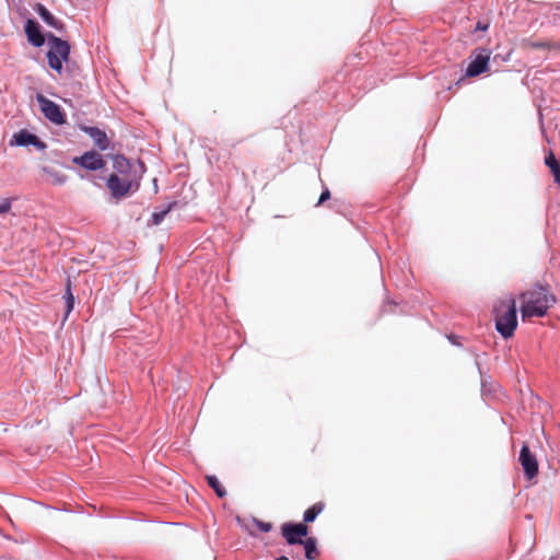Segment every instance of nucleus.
Here are the masks:
<instances>
[{
  "instance_id": "1",
  "label": "nucleus",
  "mask_w": 560,
  "mask_h": 560,
  "mask_svg": "<svg viewBox=\"0 0 560 560\" xmlns=\"http://www.w3.org/2000/svg\"><path fill=\"white\" fill-rule=\"evenodd\" d=\"M522 318L544 317L556 303V296L547 287L535 284L520 294Z\"/></svg>"
},
{
  "instance_id": "2",
  "label": "nucleus",
  "mask_w": 560,
  "mask_h": 560,
  "mask_svg": "<svg viewBox=\"0 0 560 560\" xmlns=\"http://www.w3.org/2000/svg\"><path fill=\"white\" fill-rule=\"evenodd\" d=\"M495 329L508 339L514 335L517 327L516 302L513 298L500 300L493 307Z\"/></svg>"
},
{
  "instance_id": "3",
  "label": "nucleus",
  "mask_w": 560,
  "mask_h": 560,
  "mask_svg": "<svg viewBox=\"0 0 560 560\" xmlns=\"http://www.w3.org/2000/svg\"><path fill=\"white\" fill-rule=\"evenodd\" d=\"M47 45L48 65L51 69L61 74L63 62H68L70 58V45L67 40H63L54 34H49L47 36Z\"/></svg>"
},
{
  "instance_id": "4",
  "label": "nucleus",
  "mask_w": 560,
  "mask_h": 560,
  "mask_svg": "<svg viewBox=\"0 0 560 560\" xmlns=\"http://www.w3.org/2000/svg\"><path fill=\"white\" fill-rule=\"evenodd\" d=\"M106 187L113 198L121 199L138 190L139 182L133 175L121 176L119 174H110L107 178Z\"/></svg>"
},
{
  "instance_id": "5",
  "label": "nucleus",
  "mask_w": 560,
  "mask_h": 560,
  "mask_svg": "<svg viewBox=\"0 0 560 560\" xmlns=\"http://www.w3.org/2000/svg\"><path fill=\"white\" fill-rule=\"evenodd\" d=\"M36 100L40 105L42 113L47 119L57 125L65 124V115L62 114L59 105H57L56 103L48 100L42 94H37Z\"/></svg>"
},
{
  "instance_id": "6",
  "label": "nucleus",
  "mask_w": 560,
  "mask_h": 560,
  "mask_svg": "<svg viewBox=\"0 0 560 560\" xmlns=\"http://www.w3.org/2000/svg\"><path fill=\"white\" fill-rule=\"evenodd\" d=\"M281 534L289 545L302 544V537L307 536L308 527L304 523H284L281 526Z\"/></svg>"
},
{
  "instance_id": "7",
  "label": "nucleus",
  "mask_w": 560,
  "mask_h": 560,
  "mask_svg": "<svg viewBox=\"0 0 560 560\" xmlns=\"http://www.w3.org/2000/svg\"><path fill=\"white\" fill-rule=\"evenodd\" d=\"M518 460L527 479L530 480L538 475V460L527 444L522 446Z\"/></svg>"
},
{
  "instance_id": "8",
  "label": "nucleus",
  "mask_w": 560,
  "mask_h": 560,
  "mask_svg": "<svg viewBox=\"0 0 560 560\" xmlns=\"http://www.w3.org/2000/svg\"><path fill=\"white\" fill-rule=\"evenodd\" d=\"M72 162L90 171L101 170L106 164L103 156L95 151H89L82 154L81 156H75L73 158Z\"/></svg>"
},
{
  "instance_id": "9",
  "label": "nucleus",
  "mask_w": 560,
  "mask_h": 560,
  "mask_svg": "<svg viewBox=\"0 0 560 560\" xmlns=\"http://www.w3.org/2000/svg\"><path fill=\"white\" fill-rule=\"evenodd\" d=\"M490 60V52L482 49V52L478 54L475 59L468 65L466 69V75L469 78L477 77L488 69Z\"/></svg>"
},
{
  "instance_id": "10",
  "label": "nucleus",
  "mask_w": 560,
  "mask_h": 560,
  "mask_svg": "<svg viewBox=\"0 0 560 560\" xmlns=\"http://www.w3.org/2000/svg\"><path fill=\"white\" fill-rule=\"evenodd\" d=\"M11 145H19V147H25V145H34L40 150H44L46 148V144L42 142L35 135L26 131L21 130L16 133H14L12 140L10 141Z\"/></svg>"
},
{
  "instance_id": "11",
  "label": "nucleus",
  "mask_w": 560,
  "mask_h": 560,
  "mask_svg": "<svg viewBox=\"0 0 560 560\" xmlns=\"http://www.w3.org/2000/svg\"><path fill=\"white\" fill-rule=\"evenodd\" d=\"M25 33L28 42L35 47H40L45 43V37L39 30V25L34 20H27L25 25Z\"/></svg>"
},
{
  "instance_id": "12",
  "label": "nucleus",
  "mask_w": 560,
  "mask_h": 560,
  "mask_svg": "<svg viewBox=\"0 0 560 560\" xmlns=\"http://www.w3.org/2000/svg\"><path fill=\"white\" fill-rule=\"evenodd\" d=\"M82 130L88 133L94 141L95 145L104 151L108 148L109 141L106 133L97 127H83Z\"/></svg>"
},
{
  "instance_id": "13",
  "label": "nucleus",
  "mask_w": 560,
  "mask_h": 560,
  "mask_svg": "<svg viewBox=\"0 0 560 560\" xmlns=\"http://www.w3.org/2000/svg\"><path fill=\"white\" fill-rule=\"evenodd\" d=\"M35 11L47 25L58 31L62 30L63 24L59 20H57L44 4L37 3L35 7Z\"/></svg>"
},
{
  "instance_id": "14",
  "label": "nucleus",
  "mask_w": 560,
  "mask_h": 560,
  "mask_svg": "<svg viewBox=\"0 0 560 560\" xmlns=\"http://www.w3.org/2000/svg\"><path fill=\"white\" fill-rule=\"evenodd\" d=\"M113 167L114 172L112 174H119L121 176L124 175H132L131 172V163L129 160L124 158L122 155H115L113 159Z\"/></svg>"
},
{
  "instance_id": "15",
  "label": "nucleus",
  "mask_w": 560,
  "mask_h": 560,
  "mask_svg": "<svg viewBox=\"0 0 560 560\" xmlns=\"http://www.w3.org/2000/svg\"><path fill=\"white\" fill-rule=\"evenodd\" d=\"M545 164L549 167L555 183L560 186V161L556 158L552 151H549L546 155Z\"/></svg>"
},
{
  "instance_id": "16",
  "label": "nucleus",
  "mask_w": 560,
  "mask_h": 560,
  "mask_svg": "<svg viewBox=\"0 0 560 560\" xmlns=\"http://www.w3.org/2000/svg\"><path fill=\"white\" fill-rule=\"evenodd\" d=\"M305 549V557L308 560H315L319 556V551L317 549V540L314 537H310L306 540H303L301 544Z\"/></svg>"
},
{
  "instance_id": "17",
  "label": "nucleus",
  "mask_w": 560,
  "mask_h": 560,
  "mask_svg": "<svg viewBox=\"0 0 560 560\" xmlns=\"http://www.w3.org/2000/svg\"><path fill=\"white\" fill-rule=\"evenodd\" d=\"M325 504L323 502H316L311 508H308L303 515V521L305 523L314 522L318 514L323 512Z\"/></svg>"
},
{
  "instance_id": "18",
  "label": "nucleus",
  "mask_w": 560,
  "mask_h": 560,
  "mask_svg": "<svg viewBox=\"0 0 560 560\" xmlns=\"http://www.w3.org/2000/svg\"><path fill=\"white\" fill-rule=\"evenodd\" d=\"M207 482L210 488H212L215 492V494L219 498H224L226 495V490L222 486V483L219 481V479L213 475L206 476Z\"/></svg>"
},
{
  "instance_id": "19",
  "label": "nucleus",
  "mask_w": 560,
  "mask_h": 560,
  "mask_svg": "<svg viewBox=\"0 0 560 560\" xmlns=\"http://www.w3.org/2000/svg\"><path fill=\"white\" fill-rule=\"evenodd\" d=\"M65 299H66V307H67L66 315H68L73 310V306H74V296L71 291V281L69 278L67 279Z\"/></svg>"
},
{
  "instance_id": "20",
  "label": "nucleus",
  "mask_w": 560,
  "mask_h": 560,
  "mask_svg": "<svg viewBox=\"0 0 560 560\" xmlns=\"http://www.w3.org/2000/svg\"><path fill=\"white\" fill-rule=\"evenodd\" d=\"M533 48H539V49H559L560 50V43L547 40V42H534L530 44Z\"/></svg>"
},
{
  "instance_id": "21",
  "label": "nucleus",
  "mask_w": 560,
  "mask_h": 560,
  "mask_svg": "<svg viewBox=\"0 0 560 560\" xmlns=\"http://www.w3.org/2000/svg\"><path fill=\"white\" fill-rule=\"evenodd\" d=\"M174 205H175V202L171 203L165 210H162L160 212H154L152 214L153 224H155V225L160 224Z\"/></svg>"
},
{
  "instance_id": "22",
  "label": "nucleus",
  "mask_w": 560,
  "mask_h": 560,
  "mask_svg": "<svg viewBox=\"0 0 560 560\" xmlns=\"http://www.w3.org/2000/svg\"><path fill=\"white\" fill-rule=\"evenodd\" d=\"M255 524H256L257 528L264 533H268L272 529V525L270 523L255 520Z\"/></svg>"
},
{
  "instance_id": "23",
  "label": "nucleus",
  "mask_w": 560,
  "mask_h": 560,
  "mask_svg": "<svg viewBox=\"0 0 560 560\" xmlns=\"http://www.w3.org/2000/svg\"><path fill=\"white\" fill-rule=\"evenodd\" d=\"M11 209V199H4L0 202V214L9 212Z\"/></svg>"
},
{
  "instance_id": "24",
  "label": "nucleus",
  "mask_w": 560,
  "mask_h": 560,
  "mask_svg": "<svg viewBox=\"0 0 560 560\" xmlns=\"http://www.w3.org/2000/svg\"><path fill=\"white\" fill-rule=\"evenodd\" d=\"M329 198H330V191H329L328 188H325L324 191L320 194V197H319L318 202H317L316 206L322 205L323 202H325Z\"/></svg>"
},
{
  "instance_id": "25",
  "label": "nucleus",
  "mask_w": 560,
  "mask_h": 560,
  "mask_svg": "<svg viewBox=\"0 0 560 560\" xmlns=\"http://www.w3.org/2000/svg\"><path fill=\"white\" fill-rule=\"evenodd\" d=\"M489 27V24H483L482 22H478L476 25V31H487Z\"/></svg>"
},
{
  "instance_id": "26",
  "label": "nucleus",
  "mask_w": 560,
  "mask_h": 560,
  "mask_svg": "<svg viewBox=\"0 0 560 560\" xmlns=\"http://www.w3.org/2000/svg\"><path fill=\"white\" fill-rule=\"evenodd\" d=\"M277 560H289V559L287 557H284V556H281L279 558H277Z\"/></svg>"
},
{
  "instance_id": "27",
  "label": "nucleus",
  "mask_w": 560,
  "mask_h": 560,
  "mask_svg": "<svg viewBox=\"0 0 560 560\" xmlns=\"http://www.w3.org/2000/svg\"><path fill=\"white\" fill-rule=\"evenodd\" d=\"M63 182H65V178H59V179H58V183H59V184H62Z\"/></svg>"
}]
</instances>
